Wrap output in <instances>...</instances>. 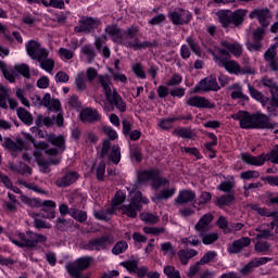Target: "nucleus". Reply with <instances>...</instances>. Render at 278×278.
Here are the masks:
<instances>
[{
	"mask_svg": "<svg viewBox=\"0 0 278 278\" xmlns=\"http://www.w3.org/2000/svg\"><path fill=\"white\" fill-rule=\"evenodd\" d=\"M18 239L20 240L9 237V240L16 247H20V249H36L38 244H45L48 240L47 236L31 230L20 232Z\"/></svg>",
	"mask_w": 278,
	"mask_h": 278,
	"instance_id": "obj_4",
	"label": "nucleus"
},
{
	"mask_svg": "<svg viewBox=\"0 0 278 278\" xmlns=\"http://www.w3.org/2000/svg\"><path fill=\"white\" fill-rule=\"evenodd\" d=\"M140 218L149 225H157L160 223V217L151 213H141Z\"/></svg>",
	"mask_w": 278,
	"mask_h": 278,
	"instance_id": "obj_50",
	"label": "nucleus"
},
{
	"mask_svg": "<svg viewBox=\"0 0 278 278\" xmlns=\"http://www.w3.org/2000/svg\"><path fill=\"white\" fill-rule=\"evenodd\" d=\"M197 200V193L190 189L180 190L178 197L175 199L177 205H186Z\"/></svg>",
	"mask_w": 278,
	"mask_h": 278,
	"instance_id": "obj_21",
	"label": "nucleus"
},
{
	"mask_svg": "<svg viewBox=\"0 0 278 278\" xmlns=\"http://www.w3.org/2000/svg\"><path fill=\"white\" fill-rule=\"evenodd\" d=\"M168 18L173 25H190L192 21V13L188 10L178 8L168 13Z\"/></svg>",
	"mask_w": 278,
	"mask_h": 278,
	"instance_id": "obj_11",
	"label": "nucleus"
},
{
	"mask_svg": "<svg viewBox=\"0 0 278 278\" xmlns=\"http://www.w3.org/2000/svg\"><path fill=\"white\" fill-rule=\"evenodd\" d=\"M248 89L252 99H255V101L262 103L263 108H266V105H268L269 98L264 96L262 91L255 89V87L251 86V84L248 85Z\"/></svg>",
	"mask_w": 278,
	"mask_h": 278,
	"instance_id": "obj_27",
	"label": "nucleus"
},
{
	"mask_svg": "<svg viewBox=\"0 0 278 278\" xmlns=\"http://www.w3.org/2000/svg\"><path fill=\"white\" fill-rule=\"evenodd\" d=\"M267 112L271 116H278V94L271 96L268 100Z\"/></svg>",
	"mask_w": 278,
	"mask_h": 278,
	"instance_id": "obj_40",
	"label": "nucleus"
},
{
	"mask_svg": "<svg viewBox=\"0 0 278 278\" xmlns=\"http://www.w3.org/2000/svg\"><path fill=\"white\" fill-rule=\"evenodd\" d=\"M96 177L98 181H103L105 179V161L99 163L96 169Z\"/></svg>",
	"mask_w": 278,
	"mask_h": 278,
	"instance_id": "obj_58",
	"label": "nucleus"
},
{
	"mask_svg": "<svg viewBox=\"0 0 278 278\" xmlns=\"http://www.w3.org/2000/svg\"><path fill=\"white\" fill-rule=\"evenodd\" d=\"M233 121H239L241 129H275L277 124L270 123V118L261 112L251 114L247 111H239L231 115Z\"/></svg>",
	"mask_w": 278,
	"mask_h": 278,
	"instance_id": "obj_1",
	"label": "nucleus"
},
{
	"mask_svg": "<svg viewBox=\"0 0 278 278\" xmlns=\"http://www.w3.org/2000/svg\"><path fill=\"white\" fill-rule=\"evenodd\" d=\"M48 142L50 144H53V147H56L61 153H64L66 151V139H64V136H55V134H50L48 136Z\"/></svg>",
	"mask_w": 278,
	"mask_h": 278,
	"instance_id": "obj_25",
	"label": "nucleus"
},
{
	"mask_svg": "<svg viewBox=\"0 0 278 278\" xmlns=\"http://www.w3.org/2000/svg\"><path fill=\"white\" fill-rule=\"evenodd\" d=\"M261 84L265 87L269 89V92L271 94V97H275L278 94V86L277 83L270 78H263L261 80Z\"/></svg>",
	"mask_w": 278,
	"mask_h": 278,
	"instance_id": "obj_41",
	"label": "nucleus"
},
{
	"mask_svg": "<svg viewBox=\"0 0 278 278\" xmlns=\"http://www.w3.org/2000/svg\"><path fill=\"white\" fill-rule=\"evenodd\" d=\"M15 71L20 73L25 79H31V70L29 68V65L22 63L18 65H15Z\"/></svg>",
	"mask_w": 278,
	"mask_h": 278,
	"instance_id": "obj_46",
	"label": "nucleus"
},
{
	"mask_svg": "<svg viewBox=\"0 0 278 278\" xmlns=\"http://www.w3.org/2000/svg\"><path fill=\"white\" fill-rule=\"evenodd\" d=\"M80 121L83 123H99L101 121V115L97 109L86 108L80 112Z\"/></svg>",
	"mask_w": 278,
	"mask_h": 278,
	"instance_id": "obj_19",
	"label": "nucleus"
},
{
	"mask_svg": "<svg viewBox=\"0 0 278 278\" xmlns=\"http://www.w3.org/2000/svg\"><path fill=\"white\" fill-rule=\"evenodd\" d=\"M9 168L12 173H16L17 175H31V167L23 162L18 164L10 163Z\"/></svg>",
	"mask_w": 278,
	"mask_h": 278,
	"instance_id": "obj_28",
	"label": "nucleus"
},
{
	"mask_svg": "<svg viewBox=\"0 0 278 278\" xmlns=\"http://www.w3.org/2000/svg\"><path fill=\"white\" fill-rule=\"evenodd\" d=\"M216 64L220 68H225L231 75H238L240 63H238L237 61H233L231 59L218 58L216 59Z\"/></svg>",
	"mask_w": 278,
	"mask_h": 278,
	"instance_id": "obj_18",
	"label": "nucleus"
},
{
	"mask_svg": "<svg viewBox=\"0 0 278 278\" xmlns=\"http://www.w3.org/2000/svg\"><path fill=\"white\" fill-rule=\"evenodd\" d=\"M200 237L202 238L203 244H214V242L218 240V233L216 232H211V233L200 232Z\"/></svg>",
	"mask_w": 278,
	"mask_h": 278,
	"instance_id": "obj_49",
	"label": "nucleus"
},
{
	"mask_svg": "<svg viewBox=\"0 0 278 278\" xmlns=\"http://www.w3.org/2000/svg\"><path fill=\"white\" fill-rule=\"evenodd\" d=\"M126 47H128L129 49H134V51H140L142 49H157V47H160V41L152 40L140 42V39L135 38V40L132 41H127Z\"/></svg>",
	"mask_w": 278,
	"mask_h": 278,
	"instance_id": "obj_15",
	"label": "nucleus"
},
{
	"mask_svg": "<svg viewBox=\"0 0 278 278\" xmlns=\"http://www.w3.org/2000/svg\"><path fill=\"white\" fill-rule=\"evenodd\" d=\"M17 116L20 118V121H22V123H24V125H34V115H31V113H29V111L23 109V108H18L17 109Z\"/></svg>",
	"mask_w": 278,
	"mask_h": 278,
	"instance_id": "obj_34",
	"label": "nucleus"
},
{
	"mask_svg": "<svg viewBox=\"0 0 278 278\" xmlns=\"http://www.w3.org/2000/svg\"><path fill=\"white\" fill-rule=\"evenodd\" d=\"M101 25V20L92 16H83L79 20V25L75 26L76 34H92L97 27Z\"/></svg>",
	"mask_w": 278,
	"mask_h": 278,
	"instance_id": "obj_10",
	"label": "nucleus"
},
{
	"mask_svg": "<svg viewBox=\"0 0 278 278\" xmlns=\"http://www.w3.org/2000/svg\"><path fill=\"white\" fill-rule=\"evenodd\" d=\"M100 157L102 160H109L112 164H118L121 162V147H118V144L112 146V141L110 139H105L102 142Z\"/></svg>",
	"mask_w": 278,
	"mask_h": 278,
	"instance_id": "obj_6",
	"label": "nucleus"
},
{
	"mask_svg": "<svg viewBox=\"0 0 278 278\" xmlns=\"http://www.w3.org/2000/svg\"><path fill=\"white\" fill-rule=\"evenodd\" d=\"M99 84L103 88L105 99L111 106L108 108V112H114V108L118 110V112H127V104L123 101V97L118 94L116 89H113L112 79L109 75H100Z\"/></svg>",
	"mask_w": 278,
	"mask_h": 278,
	"instance_id": "obj_3",
	"label": "nucleus"
},
{
	"mask_svg": "<svg viewBox=\"0 0 278 278\" xmlns=\"http://www.w3.org/2000/svg\"><path fill=\"white\" fill-rule=\"evenodd\" d=\"M31 102L36 108H47L49 112H60L62 110V104L58 99H51V93H46L43 98L34 96Z\"/></svg>",
	"mask_w": 278,
	"mask_h": 278,
	"instance_id": "obj_7",
	"label": "nucleus"
},
{
	"mask_svg": "<svg viewBox=\"0 0 278 278\" xmlns=\"http://www.w3.org/2000/svg\"><path fill=\"white\" fill-rule=\"evenodd\" d=\"M26 51L31 60L39 61L40 58H49V51L42 48L40 42L36 40H30L26 43Z\"/></svg>",
	"mask_w": 278,
	"mask_h": 278,
	"instance_id": "obj_13",
	"label": "nucleus"
},
{
	"mask_svg": "<svg viewBox=\"0 0 278 278\" xmlns=\"http://www.w3.org/2000/svg\"><path fill=\"white\" fill-rule=\"evenodd\" d=\"M175 121H179V118H174V117L164 118L160 121L159 126L161 127V129H170Z\"/></svg>",
	"mask_w": 278,
	"mask_h": 278,
	"instance_id": "obj_64",
	"label": "nucleus"
},
{
	"mask_svg": "<svg viewBox=\"0 0 278 278\" xmlns=\"http://www.w3.org/2000/svg\"><path fill=\"white\" fill-rule=\"evenodd\" d=\"M249 11L247 10H236L235 12L230 11L231 16V25H235V27H240L242 23H244V17L247 16Z\"/></svg>",
	"mask_w": 278,
	"mask_h": 278,
	"instance_id": "obj_29",
	"label": "nucleus"
},
{
	"mask_svg": "<svg viewBox=\"0 0 278 278\" xmlns=\"http://www.w3.org/2000/svg\"><path fill=\"white\" fill-rule=\"evenodd\" d=\"M233 201H236V197L232 193L223 194L217 198L215 205H217V207H225V205H231Z\"/></svg>",
	"mask_w": 278,
	"mask_h": 278,
	"instance_id": "obj_37",
	"label": "nucleus"
},
{
	"mask_svg": "<svg viewBox=\"0 0 278 278\" xmlns=\"http://www.w3.org/2000/svg\"><path fill=\"white\" fill-rule=\"evenodd\" d=\"M105 34L110 36L113 42H118L123 38V31L116 25H109L105 27Z\"/></svg>",
	"mask_w": 278,
	"mask_h": 278,
	"instance_id": "obj_32",
	"label": "nucleus"
},
{
	"mask_svg": "<svg viewBox=\"0 0 278 278\" xmlns=\"http://www.w3.org/2000/svg\"><path fill=\"white\" fill-rule=\"evenodd\" d=\"M173 135L178 136L179 138H187L190 140V138H192V130L188 128H176Z\"/></svg>",
	"mask_w": 278,
	"mask_h": 278,
	"instance_id": "obj_57",
	"label": "nucleus"
},
{
	"mask_svg": "<svg viewBox=\"0 0 278 278\" xmlns=\"http://www.w3.org/2000/svg\"><path fill=\"white\" fill-rule=\"evenodd\" d=\"M197 255H199V252L194 249L178 251L179 261L184 266H186L192 257H197Z\"/></svg>",
	"mask_w": 278,
	"mask_h": 278,
	"instance_id": "obj_30",
	"label": "nucleus"
},
{
	"mask_svg": "<svg viewBox=\"0 0 278 278\" xmlns=\"http://www.w3.org/2000/svg\"><path fill=\"white\" fill-rule=\"evenodd\" d=\"M110 214H112V211L110 210H100L93 212V216L98 220H109L110 218L108 216H110Z\"/></svg>",
	"mask_w": 278,
	"mask_h": 278,
	"instance_id": "obj_61",
	"label": "nucleus"
},
{
	"mask_svg": "<svg viewBox=\"0 0 278 278\" xmlns=\"http://www.w3.org/2000/svg\"><path fill=\"white\" fill-rule=\"evenodd\" d=\"M112 244H114V237L112 235H104L89 240L84 245V249H86V251H105V249L112 247Z\"/></svg>",
	"mask_w": 278,
	"mask_h": 278,
	"instance_id": "obj_8",
	"label": "nucleus"
},
{
	"mask_svg": "<svg viewBox=\"0 0 278 278\" xmlns=\"http://www.w3.org/2000/svg\"><path fill=\"white\" fill-rule=\"evenodd\" d=\"M241 160L250 166H264L265 162H270V157H268V154L264 153L257 156H253L249 153H243L241 154Z\"/></svg>",
	"mask_w": 278,
	"mask_h": 278,
	"instance_id": "obj_16",
	"label": "nucleus"
},
{
	"mask_svg": "<svg viewBox=\"0 0 278 278\" xmlns=\"http://www.w3.org/2000/svg\"><path fill=\"white\" fill-rule=\"evenodd\" d=\"M245 47H247L248 51L260 52V51H262V49H264V43H262V41H257V40L248 41L245 43Z\"/></svg>",
	"mask_w": 278,
	"mask_h": 278,
	"instance_id": "obj_55",
	"label": "nucleus"
},
{
	"mask_svg": "<svg viewBox=\"0 0 278 278\" xmlns=\"http://www.w3.org/2000/svg\"><path fill=\"white\" fill-rule=\"evenodd\" d=\"M24 201L27 205H29V207H51L52 210H54V207H56V204L53 200H46L43 202H41L40 200L34 198H24Z\"/></svg>",
	"mask_w": 278,
	"mask_h": 278,
	"instance_id": "obj_24",
	"label": "nucleus"
},
{
	"mask_svg": "<svg viewBox=\"0 0 278 278\" xmlns=\"http://www.w3.org/2000/svg\"><path fill=\"white\" fill-rule=\"evenodd\" d=\"M142 203L143 205H148L149 199L142 197L141 191L135 192L134 197L130 199V203L121 207L122 214H125L128 218H136L138 212H142Z\"/></svg>",
	"mask_w": 278,
	"mask_h": 278,
	"instance_id": "obj_5",
	"label": "nucleus"
},
{
	"mask_svg": "<svg viewBox=\"0 0 278 278\" xmlns=\"http://www.w3.org/2000/svg\"><path fill=\"white\" fill-rule=\"evenodd\" d=\"M264 36H266V27L263 26L257 27L252 33L253 40H256L258 42H262L264 40Z\"/></svg>",
	"mask_w": 278,
	"mask_h": 278,
	"instance_id": "obj_53",
	"label": "nucleus"
},
{
	"mask_svg": "<svg viewBox=\"0 0 278 278\" xmlns=\"http://www.w3.org/2000/svg\"><path fill=\"white\" fill-rule=\"evenodd\" d=\"M37 62H39L40 67L43 71H47V73H51V71L55 68V61H53V59H49V56L40 58Z\"/></svg>",
	"mask_w": 278,
	"mask_h": 278,
	"instance_id": "obj_42",
	"label": "nucleus"
},
{
	"mask_svg": "<svg viewBox=\"0 0 278 278\" xmlns=\"http://www.w3.org/2000/svg\"><path fill=\"white\" fill-rule=\"evenodd\" d=\"M71 227H73V220L62 217L56 219V229H59V231H67Z\"/></svg>",
	"mask_w": 278,
	"mask_h": 278,
	"instance_id": "obj_47",
	"label": "nucleus"
},
{
	"mask_svg": "<svg viewBox=\"0 0 278 278\" xmlns=\"http://www.w3.org/2000/svg\"><path fill=\"white\" fill-rule=\"evenodd\" d=\"M263 200L265 205H278V193L277 192H271V191H266L263 194Z\"/></svg>",
	"mask_w": 278,
	"mask_h": 278,
	"instance_id": "obj_43",
	"label": "nucleus"
},
{
	"mask_svg": "<svg viewBox=\"0 0 278 278\" xmlns=\"http://www.w3.org/2000/svg\"><path fill=\"white\" fill-rule=\"evenodd\" d=\"M216 256H217L216 252L208 251L204 254V257H202L199 262L202 265L210 264V262H214V260H216Z\"/></svg>",
	"mask_w": 278,
	"mask_h": 278,
	"instance_id": "obj_62",
	"label": "nucleus"
},
{
	"mask_svg": "<svg viewBox=\"0 0 278 278\" xmlns=\"http://www.w3.org/2000/svg\"><path fill=\"white\" fill-rule=\"evenodd\" d=\"M164 275L168 278H181L179 270L175 269V266L170 265L164 267Z\"/></svg>",
	"mask_w": 278,
	"mask_h": 278,
	"instance_id": "obj_56",
	"label": "nucleus"
},
{
	"mask_svg": "<svg viewBox=\"0 0 278 278\" xmlns=\"http://www.w3.org/2000/svg\"><path fill=\"white\" fill-rule=\"evenodd\" d=\"M222 46H224V49H227L228 53L235 55V58H242L243 49L239 42L223 41Z\"/></svg>",
	"mask_w": 278,
	"mask_h": 278,
	"instance_id": "obj_26",
	"label": "nucleus"
},
{
	"mask_svg": "<svg viewBox=\"0 0 278 278\" xmlns=\"http://www.w3.org/2000/svg\"><path fill=\"white\" fill-rule=\"evenodd\" d=\"M254 249L257 253H268V251H270V243L267 241H258Z\"/></svg>",
	"mask_w": 278,
	"mask_h": 278,
	"instance_id": "obj_59",
	"label": "nucleus"
},
{
	"mask_svg": "<svg viewBox=\"0 0 278 278\" xmlns=\"http://www.w3.org/2000/svg\"><path fill=\"white\" fill-rule=\"evenodd\" d=\"M77 179H79L77 172H68L63 177L55 180V186H58V188H68V186H73Z\"/></svg>",
	"mask_w": 278,
	"mask_h": 278,
	"instance_id": "obj_22",
	"label": "nucleus"
},
{
	"mask_svg": "<svg viewBox=\"0 0 278 278\" xmlns=\"http://www.w3.org/2000/svg\"><path fill=\"white\" fill-rule=\"evenodd\" d=\"M250 18H257L261 27H268L273 21V11L268 8H257L250 13Z\"/></svg>",
	"mask_w": 278,
	"mask_h": 278,
	"instance_id": "obj_14",
	"label": "nucleus"
},
{
	"mask_svg": "<svg viewBox=\"0 0 278 278\" xmlns=\"http://www.w3.org/2000/svg\"><path fill=\"white\" fill-rule=\"evenodd\" d=\"M0 68L2 71L4 77L8 79V81H10V84H14L16 81L14 74H12V72L8 71V65L3 61H0Z\"/></svg>",
	"mask_w": 278,
	"mask_h": 278,
	"instance_id": "obj_51",
	"label": "nucleus"
},
{
	"mask_svg": "<svg viewBox=\"0 0 278 278\" xmlns=\"http://www.w3.org/2000/svg\"><path fill=\"white\" fill-rule=\"evenodd\" d=\"M3 147L9 151H23L25 143L21 139L15 142L11 138H5Z\"/></svg>",
	"mask_w": 278,
	"mask_h": 278,
	"instance_id": "obj_33",
	"label": "nucleus"
},
{
	"mask_svg": "<svg viewBox=\"0 0 278 278\" xmlns=\"http://www.w3.org/2000/svg\"><path fill=\"white\" fill-rule=\"evenodd\" d=\"M212 220H214V215H212V213L203 215L194 226L195 231H199V233H206V231H210V224Z\"/></svg>",
	"mask_w": 278,
	"mask_h": 278,
	"instance_id": "obj_23",
	"label": "nucleus"
},
{
	"mask_svg": "<svg viewBox=\"0 0 278 278\" xmlns=\"http://www.w3.org/2000/svg\"><path fill=\"white\" fill-rule=\"evenodd\" d=\"M220 90V86L216 80V76H208L202 79L194 88L193 92H218Z\"/></svg>",
	"mask_w": 278,
	"mask_h": 278,
	"instance_id": "obj_12",
	"label": "nucleus"
},
{
	"mask_svg": "<svg viewBox=\"0 0 278 278\" xmlns=\"http://www.w3.org/2000/svg\"><path fill=\"white\" fill-rule=\"evenodd\" d=\"M70 216L78 223H86L88 220V213L86 211H79L77 208H70Z\"/></svg>",
	"mask_w": 278,
	"mask_h": 278,
	"instance_id": "obj_38",
	"label": "nucleus"
},
{
	"mask_svg": "<svg viewBox=\"0 0 278 278\" xmlns=\"http://www.w3.org/2000/svg\"><path fill=\"white\" fill-rule=\"evenodd\" d=\"M156 169L143 170L138 174V184H149L153 179Z\"/></svg>",
	"mask_w": 278,
	"mask_h": 278,
	"instance_id": "obj_44",
	"label": "nucleus"
},
{
	"mask_svg": "<svg viewBox=\"0 0 278 278\" xmlns=\"http://www.w3.org/2000/svg\"><path fill=\"white\" fill-rule=\"evenodd\" d=\"M99 84L103 88L105 99L111 106L108 108V112H114V108L118 110V112H127V104L123 101V97L118 94L116 89H113L112 79L109 75H100Z\"/></svg>",
	"mask_w": 278,
	"mask_h": 278,
	"instance_id": "obj_2",
	"label": "nucleus"
},
{
	"mask_svg": "<svg viewBox=\"0 0 278 278\" xmlns=\"http://www.w3.org/2000/svg\"><path fill=\"white\" fill-rule=\"evenodd\" d=\"M187 105H190L191 108H199V109L206 108L208 110H214V108H216V104L210 102L207 98L199 97V96L189 98L187 100Z\"/></svg>",
	"mask_w": 278,
	"mask_h": 278,
	"instance_id": "obj_17",
	"label": "nucleus"
},
{
	"mask_svg": "<svg viewBox=\"0 0 278 278\" xmlns=\"http://www.w3.org/2000/svg\"><path fill=\"white\" fill-rule=\"evenodd\" d=\"M138 27H130L124 33L125 46L127 47V42H131V40H136L138 38Z\"/></svg>",
	"mask_w": 278,
	"mask_h": 278,
	"instance_id": "obj_48",
	"label": "nucleus"
},
{
	"mask_svg": "<svg viewBox=\"0 0 278 278\" xmlns=\"http://www.w3.org/2000/svg\"><path fill=\"white\" fill-rule=\"evenodd\" d=\"M15 96L17 99H20L22 105H25V108H30V103L27 98H25V90L23 89H16Z\"/></svg>",
	"mask_w": 278,
	"mask_h": 278,
	"instance_id": "obj_63",
	"label": "nucleus"
},
{
	"mask_svg": "<svg viewBox=\"0 0 278 278\" xmlns=\"http://www.w3.org/2000/svg\"><path fill=\"white\" fill-rule=\"evenodd\" d=\"M121 266L126 268L128 273H136L138 270V261H125L121 263Z\"/></svg>",
	"mask_w": 278,
	"mask_h": 278,
	"instance_id": "obj_60",
	"label": "nucleus"
},
{
	"mask_svg": "<svg viewBox=\"0 0 278 278\" xmlns=\"http://www.w3.org/2000/svg\"><path fill=\"white\" fill-rule=\"evenodd\" d=\"M175 192H177L176 188L162 190L152 199V201L154 203H157V201H166V200L170 199V197H173L175 194Z\"/></svg>",
	"mask_w": 278,
	"mask_h": 278,
	"instance_id": "obj_36",
	"label": "nucleus"
},
{
	"mask_svg": "<svg viewBox=\"0 0 278 278\" xmlns=\"http://www.w3.org/2000/svg\"><path fill=\"white\" fill-rule=\"evenodd\" d=\"M168 184V179L162 178L160 176V169H156L154 172V175L152 176L151 186L154 188V190H160L162 186H166Z\"/></svg>",
	"mask_w": 278,
	"mask_h": 278,
	"instance_id": "obj_35",
	"label": "nucleus"
},
{
	"mask_svg": "<svg viewBox=\"0 0 278 278\" xmlns=\"http://www.w3.org/2000/svg\"><path fill=\"white\" fill-rule=\"evenodd\" d=\"M128 245L125 241H118L112 249L113 255H121V253H125L127 251Z\"/></svg>",
	"mask_w": 278,
	"mask_h": 278,
	"instance_id": "obj_54",
	"label": "nucleus"
},
{
	"mask_svg": "<svg viewBox=\"0 0 278 278\" xmlns=\"http://www.w3.org/2000/svg\"><path fill=\"white\" fill-rule=\"evenodd\" d=\"M86 74L84 72L77 74L75 78L76 88L79 92H84L86 88H88V85L86 84Z\"/></svg>",
	"mask_w": 278,
	"mask_h": 278,
	"instance_id": "obj_45",
	"label": "nucleus"
},
{
	"mask_svg": "<svg viewBox=\"0 0 278 278\" xmlns=\"http://www.w3.org/2000/svg\"><path fill=\"white\" fill-rule=\"evenodd\" d=\"M216 16L222 27H224L225 29H227V27L231 25V11L229 10L217 11Z\"/></svg>",
	"mask_w": 278,
	"mask_h": 278,
	"instance_id": "obj_31",
	"label": "nucleus"
},
{
	"mask_svg": "<svg viewBox=\"0 0 278 278\" xmlns=\"http://www.w3.org/2000/svg\"><path fill=\"white\" fill-rule=\"evenodd\" d=\"M37 127H53L55 125V116L52 117H45L43 115H38L36 121H35Z\"/></svg>",
	"mask_w": 278,
	"mask_h": 278,
	"instance_id": "obj_39",
	"label": "nucleus"
},
{
	"mask_svg": "<svg viewBox=\"0 0 278 278\" xmlns=\"http://www.w3.org/2000/svg\"><path fill=\"white\" fill-rule=\"evenodd\" d=\"M251 245V238L242 237L238 240H235L231 245L228 247V253L230 255H236L238 253H242L243 249Z\"/></svg>",
	"mask_w": 278,
	"mask_h": 278,
	"instance_id": "obj_20",
	"label": "nucleus"
},
{
	"mask_svg": "<svg viewBox=\"0 0 278 278\" xmlns=\"http://www.w3.org/2000/svg\"><path fill=\"white\" fill-rule=\"evenodd\" d=\"M198 205H207V203L212 202V193L207 191H202L197 199Z\"/></svg>",
	"mask_w": 278,
	"mask_h": 278,
	"instance_id": "obj_52",
	"label": "nucleus"
},
{
	"mask_svg": "<svg viewBox=\"0 0 278 278\" xmlns=\"http://www.w3.org/2000/svg\"><path fill=\"white\" fill-rule=\"evenodd\" d=\"M90 262H92V256L77 258L74 263L67 265L68 275L73 278H84L81 277V271L90 268Z\"/></svg>",
	"mask_w": 278,
	"mask_h": 278,
	"instance_id": "obj_9",
	"label": "nucleus"
}]
</instances>
